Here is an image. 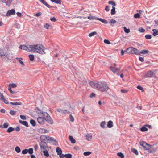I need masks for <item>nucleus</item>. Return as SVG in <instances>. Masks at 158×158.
I'll use <instances>...</instances> for the list:
<instances>
[{"mask_svg":"<svg viewBox=\"0 0 158 158\" xmlns=\"http://www.w3.org/2000/svg\"><path fill=\"white\" fill-rule=\"evenodd\" d=\"M19 48L25 50L28 52H37L42 54H45V48L41 44L35 45H21Z\"/></svg>","mask_w":158,"mask_h":158,"instance_id":"f257e3e1","label":"nucleus"},{"mask_svg":"<svg viewBox=\"0 0 158 158\" xmlns=\"http://www.w3.org/2000/svg\"><path fill=\"white\" fill-rule=\"evenodd\" d=\"M90 85L93 88L101 92H106L109 89L108 85L105 82L91 81L90 82Z\"/></svg>","mask_w":158,"mask_h":158,"instance_id":"f03ea898","label":"nucleus"},{"mask_svg":"<svg viewBox=\"0 0 158 158\" xmlns=\"http://www.w3.org/2000/svg\"><path fill=\"white\" fill-rule=\"evenodd\" d=\"M42 114H43V116H45V121H46L48 123L50 124L53 123V120L47 113L44 112V113H42Z\"/></svg>","mask_w":158,"mask_h":158,"instance_id":"7ed1b4c3","label":"nucleus"},{"mask_svg":"<svg viewBox=\"0 0 158 158\" xmlns=\"http://www.w3.org/2000/svg\"><path fill=\"white\" fill-rule=\"evenodd\" d=\"M140 144L144 150H149L150 149L151 146L149 144H147L145 142L142 141L140 142Z\"/></svg>","mask_w":158,"mask_h":158,"instance_id":"20e7f679","label":"nucleus"},{"mask_svg":"<svg viewBox=\"0 0 158 158\" xmlns=\"http://www.w3.org/2000/svg\"><path fill=\"white\" fill-rule=\"evenodd\" d=\"M0 53L2 58H5L6 57L8 59H10L9 54L8 53H7L6 52H3L2 50H0Z\"/></svg>","mask_w":158,"mask_h":158,"instance_id":"39448f33","label":"nucleus"},{"mask_svg":"<svg viewBox=\"0 0 158 158\" xmlns=\"http://www.w3.org/2000/svg\"><path fill=\"white\" fill-rule=\"evenodd\" d=\"M40 147L41 150H45L46 149L47 147V144L44 141H41L40 143Z\"/></svg>","mask_w":158,"mask_h":158,"instance_id":"423d86ee","label":"nucleus"},{"mask_svg":"<svg viewBox=\"0 0 158 158\" xmlns=\"http://www.w3.org/2000/svg\"><path fill=\"white\" fill-rule=\"evenodd\" d=\"M45 116H43V117H39L37 118L38 122L41 125L43 124L44 123L45 120Z\"/></svg>","mask_w":158,"mask_h":158,"instance_id":"0eeeda50","label":"nucleus"},{"mask_svg":"<svg viewBox=\"0 0 158 158\" xmlns=\"http://www.w3.org/2000/svg\"><path fill=\"white\" fill-rule=\"evenodd\" d=\"M15 14V9H12L8 10L6 13V15L7 16H9L12 15H14Z\"/></svg>","mask_w":158,"mask_h":158,"instance_id":"6e6552de","label":"nucleus"},{"mask_svg":"<svg viewBox=\"0 0 158 158\" xmlns=\"http://www.w3.org/2000/svg\"><path fill=\"white\" fill-rule=\"evenodd\" d=\"M3 3H5L7 6H10L13 0H0Z\"/></svg>","mask_w":158,"mask_h":158,"instance_id":"1a4fd4ad","label":"nucleus"},{"mask_svg":"<svg viewBox=\"0 0 158 158\" xmlns=\"http://www.w3.org/2000/svg\"><path fill=\"white\" fill-rule=\"evenodd\" d=\"M153 72L151 71H148L146 74L145 75L144 78H150L153 75Z\"/></svg>","mask_w":158,"mask_h":158,"instance_id":"9d476101","label":"nucleus"},{"mask_svg":"<svg viewBox=\"0 0 158 158\" xmlns=\"http://www.w3.org/2000/svg\"><path fill=\"white\" fill-rule=\"evenodd\" d=\"M139 50L136 48H135L134 47H132V54H135L136 55H139Z\"/></svg>","mask_w":158,"mask_h":158,"instance_id":"9b49d317","label":"nucleus"},{"mask_svg":"<svg viewBox=\"0 0 158 158\" xmlns=\"http://www.w3.org/2000/svg\"><path fill=\"white\" fill-rule=\"evenodd\" d=\"M38 132L40 133H45L48 132V131L46 129L43 128H40L38 130Z\"/></svg>","mask_w":158,"mask_h":158,"instance_id":"f8f14e48","label":"nucleus"},{"mask_svg":"<svg viewBox=\"0 0 158 158\" xmlns=\"http://www.w3.org/2000/svg\"><path fill=\"white\" fill-rule=\"evenodd\" d=\"M40 2L48 8H51L52 6L49 5L44 0H39Z\"/></svg>","mask_w":158,"mask_h":158,"instance_id":"ddd939ff","label":"nucleus"},{"mask_svg":"<svg viewBox=\"0 0 158 158\" xmlns=\"http://www.w3.org/2000/svg\"><path fill=\"white\" fill-rule=\"evenodd\" d=\"M19 122L21 123V124L25 126L26 127H28V123L27 121H22L21 120H19Z\"/></svg>","mask_w":158,"mask_h":158,"instance_id":"4468645a","label":"nucleus"},{"mask_svg":"<svg viewBox=\"0 0 158 158\" xmlns=\"http://www.w3.org/2000/svg\"><path fill=\"white\" fill-rule=\"evenodd\" d=\"M110 69L114 73H115L116 71H118L120 70V69L119 68H116L112 66L110 67Z\"/></svg>","mask_w":158,"mask_h":158,"instance_id":"2eb2a0df","label":"nucleus"},{"mask_svg":"<svg viewBox=\"0 0 158 158\" xmlns=\"http://www.w3.org/2000/svg\"><path fill=\"white\" fill-rule=\"evenodd\" d=\"M9 126V124L7 123L6 122L3 125H0V128H7Z\"/></svg>","mask_w":158,"mask_h":158,"instance_id":"dca6fc26","label":"nucleus"},{"mask_svg":"<svg viewBox=\"0 0 158 158\" xmlns=\"http://www.w3.org/2000/svg\"><path fill=\"white\" fill-rule=\"evenodd\" d=\"M149 51L147 50H141V51H139V55L140 54H147L148 53Z\"/></svg>","mask_w":158,"mask_h":158,"instance_id":"f3484780","label":"nucleus"},{"mask_svg":"<svg viewBox=\"0 0 158 158\" xmlns=\"http://www.w3.org/2000/svg\"><path fill=\"white\" fill-rule=\"evenodd\" d=\"M69 139L71 141V143H75L76 142V140L73 138L72 136L69 135Z\"/></svg>","mask_w":158,"mask_h":158,"instance_id":"a211bd4d","label":"nucleus"},{"mask_svg":"<svg viewBox=\"0 0 158 158\" xmlns=\"http://www.w3.org/2000/svg\"><path fill=\"white\" fill-rule=\"evenodd\" d=\"M152 31H153L152 33V35L154 36H156L158 35V30L156 29H153L152 30Z\"/></svg>","mask_w":158,"mask_h":158,"instance_id":"6ab92c4d","label":"nucleus"},{"mask_svg":"<svg viewBox=\"0 0 158 158\" xmlns=\"http://www.w3.org/2000/svg\"><path fill=\"white\" fill-rule=\"evenodd\" d=\"M132 47H129L127 48L126 50L124 51L125 52H126L128 53H132Z\"/></svg>","mask_w":158,"mask_h":158,"instance_id":"aec40b11","label":"nucleus"},{"mask_svg":"<svg viewBox=\"0 0 158 158\" xmlns=\"http://www.w3.org/2000/svg\"><path fill=\"white\" fill-rule=\"evenodd\" d=\"M56 152L58 155H60L62 153V151L61 148L59 147H57L56 148Z\"/></svg>","mask_w":158,"mask_h":158,"instance_id":"412c9836","label":"nucleus"},{"mask_svg":"<svg viewBox=\"0 0 158 158\" xmlns=\"http://www.w3.org/2000/svg\"><path fill=\"white\" fill-rule=\"evenodd\" d=\"M88 19L90 20H93V19H96L98 20V18L95 16H94L92 15H90L88 16Z\"/></svg>","mask_w":158,"mask_h":158,"instance_id":"4be33fe9","label":"nucleus"},{"mask_svg":"<svg viewBox=\"0 0 158 158\" xmlns=\"http://www.w3.org/2000/svg\"><path fill=\"white\" fill-rule=\"evenodd\" d=\"M113 123L112 121H109L108 122L107 126L108 128H111L113 126Z\"/></svg>","mask_w":158,"mask_h":158,"instance_id":"5701e85b","label":"nucleus"},{"mask_svg":"<svg viewBox=\"0 0 158 158\" xmlns=\"http://www.w3.org/2000/svg\"><path fill=\"white\" fill-rule=\"evenodd\" d=\"M85 138L87 140L89 141L92 139V135L91 134H87L86 135Z\"/></svg>","mask_w":158,"mask_h":158,"instance_id":"b1692460","label":"nucleus"},{"mask_svg":"<svg viewBox=\"0 0 158 158\" xmlns=\"http://www.w3.org/2000/svg\"><path fill=\"white\" fill-rule=\"evenodd\" d=\"M98 20L101 21L102 22L105 24L108 23L107 21L105 19H103L102 18H98Z\"/></svg>","mask_w":158,"mask_h":158,"instance_id":"393cba45","label":"nucleus"},{"mask_svg":"<svg viewBox=\"0 0 158 158\" xmlns=\"http://www.w3.org/2000/svg\"><path fill=\"white\" fill-rule=\"evenodd\" d=\"M15 129L12 127H9L7 130L8 133H10L14 131Z\"/></svg>","mask_w":158,"mask_h":158,"instance_id":"a878e982","label":"nucleus"},{"mask_svg":"<svg viewBox=\"0 0 158 158\" xmlns=\"http://www.w3.org/2000/svg\"><path fill=\"white\" fill-rule=\"evenodd\" d=\"M30 123L33 126H35L36 125V123L35 121L33 119H31L30 120Z\"/></svg>","mask_w":158,"mask_h":158,"instance_id":"bb28decb","label":"nucleus"},{"mask_svg":"<svg viewBox=\"0 0 158 158\" xmlns=\"http://www.w3.org/2000/svg\"><path fill=\"white\" fill-rule=\"evenodd\" d=\"M30 60L31 61H33L34 60V56L32 54H30L28 56Z\"/></svg>","mask_w":158,"mask_h":158,"instance_id":"cd10ccee","label":"nucleus"},{"mask_svg":"<svg viewBox=\"0 0 158 158\" xmlns=\"http://www.w3.org/2000/svg\"><path fill=\"white\" fill-rule=\"evenodd\" d=\"M115 13V8L113 6L111 10V14L112 15H113Z\"/></svg>","mask_w":158,"mask_h":158,"instance_id":"c85d7f7f","label":"nucleus"},{"mask_svg":"<svg viewBox=\"0 0 158 158\" xmlns=\"http://www.w3.org/2000/svg\"><path fill=\"white\" fill-rule=\"evenodd\" d=\"M43 152L44 154V155L48 157L49 156V154L48 153V151L47 150H44L43 151Z\"/></svg>","mask_w":158,"mask_h":158,"instance_id":"c756f323","label":"nucleus"},{"mask_svg":"<svg viewBox=\"0 0 158 158\" xmlns=\"http://www.w3.org/2000/svg\"><path fill=\"white\" fill-rule=\"evenodd\" d=\"M17 85L16 84L14 83L12 84H10L9 85V87H10V88H15L16 87Z\"/></svg>","mask_w":158,"mask_h":158,"instance_id":"7c9ffc66","label":"nucleus"},{"mask_svg":"<svg viewBox=\"0 0 158 158\" xmlns=\"http://www.w3.org/2000/svg\"><path fill=\"white\" fill-rule=\"evenodd\" d=\"M15 151L17 153H19L21 151V150L19 147L17 146L15 148Z\"/></svg>","mask_w":158,"mask_h":158,"instance_id":"2f4dec72","label":"nucleus"},{"mask_svg":"<svg viewBox=\"0 0 158 158\" xmlns=\"http://www.w3.org/2000/svg\"><path fill=\"white\" fill-rule=\"evenodd\" d=\"M108 3L109 4H110L112 5V6H115L116 4L113 1H110Z\"/></svg>","mask_w":158,"mask_h":158,"instance_id":"473e14b6","label":"nucleus"},{"mask_svg":"<svg viewBox=\"0 0 158 158\" xmlns=\"http://www.w3.org/2000/svg\"><path fill=\"white\" fill-rule=\"evenodd\" d=\"M156 148H152L151 149H149L148 150V152L150 153H153L155 152L156 151Z\"/></svg>","mask_w":158,"mask_h":158,"instance_id":"72a5a7b5","label":"nucleus"},{"mask_svg":"<svg viewBox=\"0 0 158 158\" xmlns=\"http://www.w3.org/2000/svg\"><path fill=\"white\" fill-rule=\"evenodd\" d=\"M131 152L134 153L136 155H138V152L135 149V148H132L131 149Z\"/></svg>","mask_w":158,"mask_h":158,"instance_id":"f704fd0d","label":"nucleus"},{"mask_svg":"<svg viewBox=\"0 0 158 158\" xmlns=\"http://www.w3.org/2000/svg\"><path fill=\"white\" fill-rule=\"evenodd\" d=\"M10 104L13 105H20L21 103L20 102H10Z\"/></svg>","mask_w":158,"mask_h":158,"instance_id":"c9c22d12","label":"nucleus"},{"mask_svg":"<svg viewBox=\"0 0 158 158\" xmlns=\"http://www.w3.org/2000/svg\"><path fill=\"white\" fill-rule=\"evenodd\" d=\"M117 155L121 158H124V156L123 154L121 152H118L117 154Z\"/></svg>","mask_w":158,"mask_h":158,"instance_id":"e433bc0d","label":"nucleus"},{"mask_svg":"<svg viewBox=\"0 0 158 158\" xmlns=\"http://www.w3.org/2000/svg\"><path fill=\"white\" fill-rule=\"evenodd\" d=\"M140 130L143 132L145 131L148 130V128L145 127L143 126L140 128Z\"/></svg>","mask_w":158,"mask_h":158,"instance_id":"4c0bfd02","label":"nucleus"},{"mask_svg":"<svg viewBox=\"0 0 158 158\" xmlns=\"http://www.w3.org/2000/svg\"><path fill=\"white\" fill-rule=\"evenodd\" d=\"M105 123H106L105 121L102 122L100 123L101 127L103 128H105Z\"/></svg>","mask_w":158,"mask_h":158,"instance_id":"58836bf2","label":"nucleus"},{"mask_svg":"<svg viewBox=\"0 0 158 158\" xmlns=\"http://www.w3.org/2000/svg\"><path fill=\"white\" fill-rule=\"evenodd\" d=\"M124 30L125 33H128L130 32V29H127L125 27H124Z\"/></svg>","mask_w":158,"mask_h":158,"instance_id":"ea45409f","label":"nucleus"},{"mask_svg":"<svg viewBox=\"0 0 158 158\" xmlns=\"http://www.w3.org/2000/svg\"><path fill=\"white\" fill-rule=\"evenodd\" d=\"M65 157L66 158H72V155L68 153L67 154H66L65 155Z\"/></svg>","mask_w":158,"mask_h":158,"instance_id":"a19ab883","label":"nucleus"},{"mask_svg":"<svg viewBox=\"0 0 158 158\" xmlns=\"http://www.w3.org/2000/svg\"><path fill=\"white\" fill-rule=\"evenodd\" d=\"M28 152L30 154H32L33 153V149L31 148L29 149H27Z\"/></svg>","mask_w":158,"mask_h":158,"instance_id":"79ce46f5","label":"nucleus"},{"mask_svg":"<svg viewBox=\"0 0 158 158\" xmlns=\"http://www.w3.org/2000/svg\"><path fill=\"white\" fill-rule=\"evenodd\" d=\"M96 34V32L95 31H94L89 33L88 35L89 37H92Z\"/></svg>","mask_w":158,"mask_h":158,"instance_id":"37998d69","label":"nucleus"},{"mask_svg":"<svg viewBox=\"0 0 158 158\" xmlns=\"http://www.w3.org/2000/svg\"><path fill=\"white\" fill-rule=\"evenodd\" d=\"M138 31L140 32L143 33L145 31V30L143 28L140 27Z\"/></svg>","mask_w":158,"mask_h":158,"instance_id":"c03bdc74","label":"nucleus"},{"mask_svg":"<svg viewBox=\"0 0 158 158\" xmlns=\"http://www.w3.org/2000/svg\"><path fill=\"white\" fill-rule=\"evenodd\" d=\"M36 111L37 113L39 114H42V113H44V112H41V111L40 110L38 107L36 108Z\"/></svg>","mask_w":158,"mask_h":158,"instance_id":"a18cd8bd","label":"nucleus"},{"mask_svg":"<svg viewBox=\"0 0 158 158\" xmlns=\"http://www.w3.org/2000/svg\"><path fill=\"white\" fill-rule=\"evenodd\" d=\"M91 152H84L83 154L85 156H89L91 154Z\"/></svg>","mask_w":158,"mask_h":158,"instance_id":"49530a36","label":"nucleus"},{"mask_svg":"<svg viewBox=\"0 0 158 158\" xmlns=\"http://www.w3.org/2000/svg\"><path fill=\"white\" fill-rule=\"evenodd\" d=\"M145 38L147 39H150L152 38V36L151 35H145Z\"/></svg>","mask_w":158,"mask_h":158,"instance_id":"de8ad7c7","label":"nucleus"},{"mask_svg":"<svg viewBox=\"0 0 158 158\" xmlns=\"http://www.w3.org/2000/svg\"><path fill=\"white\" fill-rule=\"evenodd\" d=\"M4 102L6 104H8V101L5 99L4 97L2 98V99L1 100Z\"/></svg>","mask_w":158,"mask_h":158,"instance_id":"09e8293b","label":"nucleus"},{"mask_svg":"<svg viewBox=\"0 0 158 158\" xmlns=\"http://www.w3.org/2000/svg\"><path fill=\"white\" fill-rule=\"evenodd\" d=\"M134 17L135 18H140V15L139 13H136L134 15Z\"/></svg>","mask_w":158,"mask_h":158,"instance_id":"8fccbe9b","label":"nucleus"},{"mask_svg":"<svg viewBox=\"0 0 158 158\" xmlns=\"http://www.w3.org/2000/svg\"><path fill=\"white\" fill-rule=\"evenodd\" d=\"M11 88L10 87H8V90H9V91L10 92V93H11L12 94H15L16 93V92H15V91H13L11 89Z\"/></svg>","mask_w":158,"mask_h":158,"instance_id":"3c124183","label":"nucleus"},{"mask_svg":"<svg viewBox=\"0 0 158 158\" xmlns=\"http://www.w3.org/2000/svg\"><path fill=\"white\" fill-rule=\"evenodd\" d=\"M16 111H13V110H11L10 111V114H11L12 115H15L16 113Z\"/></svg>","mask_w":158,"mask_h":158,"instance_id":"603ef678","label":"nucleus"},{"mask_svg":"<svg viewBox=\"0 0 158 158\" xmlns=\"http://www.w3.org/2000/svg\"><path fill=\"white\" fill-rule=\"evenodd\" d=\"M28 152L27 149H25L23 150L22 152V153L23 154H26Z\"/></svg>","mask_w":158,"mask_h":158,"instance_id":"864d4df0","label":"nucleus"},{"mask_svg":"<svg viewBox=\"0 0 158 158\" xmlns=\"http://www.w3.org/2000/svg\"><path fill=\"white\" fill-rule=\"evenodd\" d=\"M70 120L72 122H73L74 121V119L73 117L71 115H70L69 116Z\"/></svg>","mask_w":158,"mask_h":158,"instance_id":"5fc2aeb1","label":"nucleus"},{"mask_svg":"<svg viewBox=\"0 0 158 158\" xmlns=\"http://www.w3.org/2000/svg\"><path fill=\"white\" fill-rule=\"evenodd\" d=\"M104 42L105 44H110V41L109 40H104Z\"/></svg>","mask_w":158,"mask_h":158,"instance_id":"6e6d98bb","label":"nucleus"},{"mask_svg":"<svg viewBox=\"0 0 158 158\" xmlns=\"http://www.w3.org/2000/svg\"><path fill=\"white\" fill-rule=\"evenodd\" d=\"M110 23L111 24H115V23H116V20H115L114 19H111L110 20Z\"/></svg>","mask_w":158,"mask_h":158,"instance_id":"4d7b16f0","label":"nucleus"},{"mask_svg":"<svg viewBox=\"0 0 158 158\" xmlns=\"http://www.w3.org/2000/svg\"><path fill=\"white\" fill-rule=\"evenodd\" d=\"M20 117L23 120H26V118L25 116L24 115H21L20 116Z\"/></svg>","mask_w":158,"mask_h":158,"instance_id":"13d9d810","label":"nucleus"},{"mask_svg":"<svg viewBox=\"0 0 158 158\" xmlns=\"http://www.w3.org/2000/svg\"><path fill=\"white\" fill-rule=\"evenodd\" d=\"M44 28L46 29H48L49 27H50V25L47 23H46L45 24V25L44 26Z\"/></svg>","mask_w":158,"mask_h":158,"instance_id":"bf43d9fd","label":"nucleus"},{"mask_svg":"<svg viewBox=\"0 0 158 158\" xmlns=\"http://www.w3.org/2000/svg\"><path fill=\"white\" fill-rule=\"evenodd\" d=\"M16 14L18 16L20 17H21L22 16V14L21 13L19 12H17Z\"/></svg>","mask_w":158,"mask_h":158,"instance_id":"052dcab7","label":"nucleus"},{"mask_svg":"<svg viewBox=\"0 0 158 158\" xmlns=\"http://www.w3.org/2000/svg\"><path fill=\"white\" fill-rule=\"evenodd\" d=\"M42 13L41 12H38L36 13L35 15L34 16L36 17H39L41 15Z\"/></svg>","mask_w":158,"mask_h":158,"instance_id":"680f3d73","label":"nucleus"},{"mask_svg":"<svg viewBox=\"0 0 158 158\" xmlns=\"http://www.w3.org/2000/svg\"><path fill=\"white\" fill-rule=\"evenodd\" d=\"M46 138V137L44 135H41L40 137V139L42 140H45Z\"/></svg>","mask_w":158,"mask_h":158,"instance_id":"e2e57ef3","label":"nucleus"},{"mask_svg":"<svg viewBox=\"0 0 158 158\" xmlns=\"http://www.w3.org/2000/svg\"><path fill=\"white\" fill-rule=\"evenodd\" d=\"M95 96V94L93 93H92L90 95V98H93V97H94Z\"/></svg>","mask_w":158,"mask_h":158,"instance_id":"0e129e2a","label":"nucleus"},{"mask_svg":"<svg viewBox=\"0 0 158 158\" xmlns=\"http://www.w3.org/2000/svg\"><path fill=\"white\" fill-rule=\"evenodd\" d=\"M105 10L106 11H109L110 10L109 6H106L105 7Z\"/></svg>","mask_w":158,"mask_h":158,"instance_id":"69168bd1","label":"nucleus"},{"mask_svg":"<svg viewBox=\"0 0 158 158\" xmlns=\"http://www.w3.org/2000/svg\"><path fill=\"white\" fill-rule=\"evenodd\" d=\"M50 20L52 22H55L56 21V18L54 17H53V18H50Z\"/></svg>","mask_w":158,"mask_h":158,"instance_id":"338daca9","label":"nucleus"},{"mask_svg":"<svg viewBox=\"0 0 158 158\" xmlns=\"http://www.w3.org/2000/svg\"><path fill=\"white\" fill-rule=\"evenodd\" d=\"M139 60L143 62L144 61V58L143 57H139Z\"/></svg>","mask_w":158,"mask_h":158,"instance_id":"774afa93","label":"nucleus"}]
</instances>
